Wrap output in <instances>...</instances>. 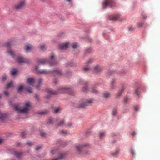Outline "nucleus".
<instances>
[{
	"label": "nucleus",
	"mask_w": 160,
	"mask_h": 160,
	"mask_svg": "<svg viewBox=\"0 0 160 160\" xmlns=\"http://www.w3.org/2000/svg\"><path fill=\"white\" fill-rule=\"evenodd\" d=\"M104 8L107 6L112 7L115 6V3L113 0H104L103 3Z\"/></svg>",
	"instance_id": "obj_6"
},
{
	"label": "nucleus",
	"mask_w": 160,
	"mask_h": 160,
	"mask_svg": "<svg viewBox=\"0 0 160 160\" xmlns=\"http://www.w3.org/2000/svg\"><path fill=\"white\" fill-rule=\"evenodd\" d=\"M53 73L54 74L57 75H60L61 74V71L58 69H56L54 70Z\"/></svg>",
	"instance_id": "obj_21"
},
{
	"label": "nucleus",
	"mask_w": 160,
	"mask_h": 160,
	"mask_svg": "<svg viewBox=\"0 0 160 160\" xmlns=\"http://www.w3.org/2000/svg\"><path fill=\"white\" fill-rule=\"evenodd\" d=\"M68 88L63 87H60L57 91L53 90L49 88H47L46 91L48 93L54 95L58 94L59 93H63L67 92L68 90Z\"/></svg>",
	"instance_id": "obj_2"
},
{
	"label": "nucleus",
	"mask_w": 160,
	"mask_h": 160,
	"mask_svg": "<svg viewBox=\"0 0 160 160\" xmlns=\"http://www.w3.org/2000/svg\"><path fill=\"white\" fill-rule=\"evenodd\" d=\"M136 133L134 131L132 133H131V134L132 136H134L136 135Z\"/></svg>",
	"instance_id": "obj_56"
},
{
	"label": "nucleus",
	"mask_w": 160,
	"mask_h": 160,
	"mask_svg": "<svg viewBox=\"0 0 160 160\" xmlns=\"http://www.w3.org/2000/svg\"><path fill=\"white\" fill-rule=\"evenodd\" d=\"M33 48V46L30 44H27L25 46V50L26 52L30 51Z\"/></svg>",
	"instance_id": "obj_13"
},
{
	"label": "nucleus",
	"mask_w": 160,
	"mask_h": 160,
	"mask_svg": "<svg viewBox=\"0 0 160 160\" xmlns=\"http://www.w3.org/2000/svg\"><path fill=\"white\" fill-rule=\"evenodd\" d=\"M59 133L61 134L65 135L68 133V132L66 131L62 130L59 132Z\"/></svg>",
	"instance_id": "obj_32"
},
{
	"label": "nucleus",
	"mask_w": 160,
	"mask_h": 160,
	"mask_svg": "<svg viewBox=\"0 0 160 160\" xmlns=\"http://www.w3.org/2000/svg\"><path fill=\"white\" fill-rule=\"evenodd\" d=\"M110 88L111 89H113L115 88V86L113 84H110Z\"/></svg>",
	"instance_id": "obj_47"
},
{
	"label": "nucleus",
	"mask_w": 160,
	"mask_h": 160,
	"mask_svg": "<svg viewBox=\"0 0 160 160\" xmlns=\"http://www.w3.org/2000/svg\"><path fill=\"white\" fill-rule=\"evenodd\" d=\"M135 93L138 96L139 95L140 92L139 90V88H137L135 90Z\"/></svg>",
	"instance_id": "obj_37"
},
{
	"label": "nucleus",
	"mask_w": 160,
	"mask_h": 160,
	"mask_svg": "<svg viewBox=\"0 0 160 160\" xmlns=\"http://www.w3.org/2000/svg\"><path fill=\"white\" fill-rule=\"evenodd\" d=\"M88 154V153L87 152H86V153L85 154Z\"/></svg>",
	"instance_id": "obj_64"
},
{
	"label": "nucleus",
	"mask_w": 160,
	"mask_h": 160,
	"mask_svg": "<svg viewBox=\"0 0 160 160\" xmlns=\"http://www.w3.org/2000/svg\"><path fill=\"white\" fill-rule=\"evenodd\" d=\"M90 91L93 93H96L97 91L95 88H92L90 89Z\"/></svg>",
	"instance_id": "obj_33"
},
{
	"label": "nucleus",
	"mask_w": 160,
	"mask_h": 160,
	"mask_svg": "<svg viewBox=\"0 0 160 160\" xmlns=\"http://www.w3.org/2000/svg\"><path fill=\"white\" fill-rule=\"evenodd\" d=\"M102 71V69L98 66L97 65L94 67V71L97 73H99Z\"/></svg>",
	"instance_id": "obj_15"
},
{
	"label": "nucleus",
	"mask_w": 160,
	"mask_h": 160,
	"mask_svg": "<svg viewBox=\"0 0 160 160\" xmlns=\"http://www.w3.org/2000/svg\"><path fill=\"white\" fill-rule=\"evenodd\" d=\"M2 141V140L0 138V143Z\"/></svg>",
	"instance_id": "obj_59"
},
{
	"label": "nucleus",
	"mask_w": 160,
	"mask_h": 160,
	"mask_svg": "<svg viewBox=\"0 0 160 160\" xmlns=\"http://www.w3.org/2000/svg\"><path fill=\"white\" fill-rule=\"evenodd\" d=\"M42 147L40 146H38L36 147V149L37 150H38L41 148Z\"/></svg>",
	"instance_id": "obj_52"
},
{
	"label": "nucleus",
	"mask_w": 160,
	"mask_h": 160,
	"mask_svg": "<svg viewBox=\"0 0 160 160\" xmlns=\"http://www.w3.org/2000/svg\"><path fill=\"white\" fill-rule=\"evenodd\" d=\"M131 153L132 155H134V151L132 149V148H131Z\"/></svg>",
	"instance_id": "obj_53"
},
{
	"label": "nucleus",
	"mask_w": 160,
	"mask_h": 160,
	"mask_svg": "<svg viewBox=\"0 0 160 160\" xmlns=\"http://www.w3.org/2000/svg\"><path fill=\"white\" fill-rule=\"evenodd\" d=\"M30 104L29 102H26L25 103V106L23 108L20 106L18 104L14 105V109L16 111L18 112L23 113H28L29 110V108L30 107Z\"/></svg>",
	"instance_id": "obj_1"
},
{
	"label": "nucleus",
	"mask_w": 160,
	"mask_h": 160,
	"mask_svg": "<svg viewBox=\"0 0 160 160\" xmlns=\"http://www.w3.org/2000/svg\"><path fill=\"white\" fill-rule=\"evenodd\" d=\"M22 153L20 152H18L16 151L15 152L14 155L18 158H20L22 156Z\"/></svg>",
	"instance_id": "obj_20"
},
{
	"label": "nucleus",
	"mask_w": 160,
	"mask_h": 160,
	"mask_svg": "<svg viewBox=\"0 0 160 160\" xmlns=\"http://www.w3.org/2000/svg\"><path fill=\"white\" fill-rule=\"evenodd\" d=\"M67 1H70V0H66Z\"/></svg>",
	"instance_id": "obj_61"
},
{
	"label": "nucleus",
	"mask_w": 160,
	"mask_h": 160,
	"mask_svg": "<svg viewBox=\"0 0 160 160\" xmlns=\"http://www.w3.org/2000/svg\"><path fill=\"white\" fill-rule=\"evenodd\" d=\"M144 22H140L139 23H138L137 25L139 28H140L142 27L144 25Z\"/></svg>",
	"instance_id": "obj_31"
},
{
	"label": "nucleus",
	"mask_w": 160,
	"mask_h": 160,
	"mask_svg": "<svg viewBox=\"0 0 160 160\" xmlns=\"http://www.w3.org/2000/svg\"><path fill=\"white\" fill-rule=\"evenodd\" d=\"M4 93L6 96H8L9 95V93L8 92L5 91Z\"/></svg>",
	"instance_id": "obj_54"
},
{
	"label": "nucleus",
	"mask_w": 160,
	"mask_h": 160,
	"mask_svg": "<svg viewBox=\"0 0 160 160\" xmlns=\"http://www.w3.org/2000/svg\"><path fill=\"white\" fill-rule=\"evenodd\" d=\"M23 87H24V86L23 85H20V86H19L18 88V91H22V89H23Z\"/></svg>",
	"instance_id": "obj_35"
},
{
	"label": "nucleus",
	"mask_w": 160,
	"mask_h": 160,
	"mask_svg": "<svg viewBox=\"0 0 160 160\" xmlns=\"http://www.w3.org/2000/svg\"><path fill=\"white\" fill-rule=\"evenodd\" d=\"M61 109L59 108H57L55 109L54 110V112L55 113H57L58 112L60 111Z\"/></svg>",
	"instance_id": "obj_42"
},
{
	"label": "nucleus",
	"mask_w": 160,
	"mask_h": 160,
	"mask_svg": "<svg viewBox=\"0 0 160 160\" xmlns=\"http://www.w3.org/2000/svg\"><path fill=\"white\" fill-rule=\"evenodd\" d=\"M91 50L90 49H89L88 50H87L86 51V53L90 52Z\"/></svg>",
	"instance_id": "obj_57"
},
{
	"label": "nucleus",
	"mask_w": 160,
	"mask_h": 160,
	"mask_svg": "<svg viewBox=\"0 0 160 160\" xmlns=\"http://www.w3.org/2000/svg\"><path fill=\"white\" fill-rule=\"evenodd\" d=\"M42 80L41 79H39L38 82L36 83V85H35L37 89H39V85L42 82ZM27 83L29 84L34 86V84L35 82V79L33 78H29L27 79Z\"/></svg>",
	"instance_id": "obj_3"
},
{
	"label": "nucleus",
	"mask_w": 160,
	"mask_h": 160,
	"mask_svg": "<svg viewBox=\"0 0 160 160\" xmlns=\"http://www.w3.org/2000/svg\"><path fill=\"white\" fill-rule=\"evenodd\" d=\"M26 90L27 92H32V88L30 87H29L26 89Z\"/></svg>",
	"instance_id": "obj_44"
},
{
	"label": "nucleus",
	"mask_w": 160,
	"mask_h": 160,
	"mask_svg": "<svg viewBox=\"0 0 160 160\" xmlns=\"http://www.w3.org/2000/svg\"><path fill=\"white\" fill-rule=\"evenodd\" d=\"M26 4L25 0H21L19 2L14 6L15 9L18 10L22 9Z\"/></svg>",
	"instance_id": "obj_5"
},
{
	"label": "nucleus",
	"mask_w": 160,
	"mask_h": 160,
	"mask_svg": "<svg viewBox=\"0 0 160 160\" xmlns=\"http://www.w3.org/2000/svg\"><path fill=\"white\" fill-rule=\"evenodd\" d=\"M1 95L0 94V98H1Z\"/></svg>",
	"instance_id": "obj_63"
},
{
	"label": "nucleus",
	"mask_w": 160,
	"mask_h": 160,
	"mask_svg": "<svg viewBox=\"0 0 160 160\" xmlns=\"http://www.w3.org/2000/svg\"><path fill=\"white\" fill-rule=\"evenodd\" d=\"M13 84V82L11 81L10 82L8 83L6 86V88H7L10 87H11Z\"/></svg>",
	"instance_id": "obj_30"
},
{
	"label": "nucleus",
	"mask_w": 160,
	"mask_h": 160,
	"mask_svg": "<svg viewBox=\"0 0 160 160\" xmlns=\"http://www.w3.org/2000/svg\"><path fill=\"white\" fill-rule=\"evenodd\" d=\"M98 136L100 138H101L104 136L105 132L102 131L100 132L99 133Z\"/></svg>",
	"instance_id": "obj_27"
},
{
	"label": "nucleus",
	"mask_w": 160,
	"mask_h": 160,
	"mask_svg": "<svg viewBox=\"0 0 160 160\" xmlns=\"http://www.w3.org/2000/svg\"><path fill=\"white\" fill-rule=\"evenodd\" d=\"M38 68V66H36L35 67V69H36V70H37Z\"/></svg>",
	"instance_id": "obj_58"
},
{
	"label": "nucleus",
	"mask_w": 160,
	"mask_h": 160,
	"mask_svg": "<svg viewBox=\"0 0 160 160\" xmlns=\"http://www.w3.org/2000/svg\"><path fill=\"white\" fill-rule=\"evenodd\" d=\"M27 144L29 146H31L32 145V143L31 142H27Z\"/></svg>",
	"instance_id": "obj_50"
},
{
	"label": "nucleus",
	"mask_w": 160,
	"mask_h": 160,
	"mask_svg": "<svg viewBox=\"0 0 160 160\" xmlns=\"http://www.w3.org/2000/svg\"><path fill=\"white\" fill-rule=\"evenodd\" d=\"M92 59H90L88 61H87L86 62V65L83 67V70L85 72H88L89 71L90 69L89 67V64L91 63L92 62Z\"/></svg>",
	"instance_id": "obj_9"
},
{
	"label": "nucleus",
	"mask_w": 160,
	"mask_h": 160,
	"mask_svg": "<svg viewBox=\"0 0 160 160\" xmlns=\"http://www.w3.org/2000/svg\"><path fill=\"white\" fill-rule=\"evenodd\" d=\"M54 54L52 53L51 56H50V59L51 61L49 62L50 65H54L57 63V62L54 59Z\"/></svg>",
	"instance_id": "obj_12"
},
{
	"label": "nucleus",
	"mask_w": 160,
	"mask_h": 160,
	"mask_svg": "<svg viewBox=\"0 0 160 160\" xmlns=\"http://www.w3.org/2000/svg\"><path fill=\"white\" fill-rule=\"evenodd\" d=\"M7 79V76L6 75H4L2 77V80L3 81H5Z\"/></svg>",
	"instance_id": "obj_51"
},
{
	"label": "nucleus",
	"mask_w": 160,
	"mask_h": 160,
	"mask_svg": "<svg viewBox=\"0 0 160 160\" xmlns=\"http://www.w3.org/2000/svg\"><path fill=\"white\" fill-rule=\"evenodd\" d=\"M78 44L77 43H73L72 44V47L73 48H76L78 47Z\"/></svg>",
	"instance_id": "obj_34"
},
{
	"label": "nucleus",
	"mask_w": 160,
	"mask_h": 160,
	"mask_svg": "<svg viewBox=\"0 0 160 160\" xmlns=\"http://www.w3.org/2000/svg\"><path fill=\"white\" fill-rule=\"evenodd\" d=\"M112 143H115V142H114L113 141L112 142Z\"/></svg>",
	"instance_id": "obj_62"
},
{
	"label": "nucleus",
	"mask_w": 160,
	"mask_h": 160,
	"mask_svg": "<svg viewBox=\"0 0 160 160\" xmlns=\"http://www.w3.org/2000/svg\"><path fill=\"white\" fill-rule=\"evenodd\" d=\"M7 116V114L0 112V119L1 120H3Z\"/></svg>",
	"instance_id": "obj_19"
},
{
	"label": "nucleus",
	"mask_w": 160,
	"mask_h": 160,
	"mask_svg": "<svg viewBox=\"0 0 160 160\" xmlns=\"http://www.w3.org/2000/svg\"><path fill=\"white\" fill-rule=\"evenodd\" d=\"M54 123L53 120L51 118L49 119L47 122L48 124H52Z\"/></svg>",
	"instance_id": "obj_28"
},
{
	"label": "nucleus",
	"mask_w": 160,
	"mask_h": 160,
	"mask_svg": "<svg viewBox=\"0 0 160 160\" xmlns=\"http://www.w3.org/2000/svg\"><path fill=\"white\" fill-rule=\"evenodd\" d=\"M72 124L71 122H69L66 125V127H70L72 126Z\"/></svg>",
	"instance_id": "obj_46"
},
{
	"label": "nucleus",
	"mask_w": 160,
	"mask_h": 160,
	"mask_svg": "<svg viewBox=\"0 0 160 160\" xmlns=\"http://www.w3.org/2000/svg\"><path fill=\"white\" fill-rule=\"evenodd\" d=\"M18 71L16 69H14L11 71V74L13 76H15L17 73Z\"/></svg>",
	"instance_id": "obj_25"
},
{
	"label": "nucleus",
	"mask_w": 160,
	"mask_h": 160,
	"mask_svg": "<svg viewBox=\"0 0 160 160\" xmlns=\"http://www.w3.org/2000/svg\"><path fill=\"white\" fill-rule=\"evenodd\" d=\"M134 29V28L132 26H130L128 27V30L129 31H132Z\"/></svg>",
	"instance_id": "obj_45"
},
{
	"label": "nucleus",
	"mask_w": 160,
	"mask_h": 160,
	"mask_svg": "<svg viewBox=\"0 0 160 160\" xmlns=\"http://www.w3.org/2000/svg\"><path fill=\"white\" fill-rule=\"evenodd\" d=\"M88 144H76L75 145V147L76 149L77 153L78 154H81L82 153V150L86 146H88Z\"/></svg>",
	"instance_id": "obj_4"
},
{
	"label": "nucleus",
	"mask_w": 160,
	"mask_h": 160,
	"mask_svg": "<svg viewBox=\"0 0 160 160\" xmlns=\"http://www.w3.org/2000/svg\"><path fill=\"white\" fill-rule=\"evenodd\" d=\"M39 64H44L48 63V61L45 59H42L41 60H38V62Z\"/></svg>",
	"instance_id": "obj_17"
},
{
	"label": "nucleus",
	"mask_w": 160,
	"mask_h": 160,
	"mask_svg": "<svg viewBox=\"0 0 160 160\" xmlns=\"http://www.w3.org/2000/svg\"><path fill=\"white\" fill-rule=\"evenodd\" d=\"M13 44V41H10L7 42L5 44V46H6L7 48H9L10 46Z\"/></svg>",
	"instance_id": "obj_18"
},
{
	"label": "nucleus",
	"mask_w": 160,
	"mask_h": 160,
	"mask_svg": "<svg viewBox=\"0 0 160 160\" xmlns=\"http://www.w3.org/2000/svg\"><path fill=\"white\" fill-rule=\"evenodd\" d=\"M54 83L56 84L57 83V82L56 81H55L54 82Z\"/></svg>",
	"instance_id": "obj_60"
},
{
	"label": "nucleus",
	"mask_w": 160,
	"mask_h": 160,
	"mask_svg": "<svg viewBox=\"0 0 160 160\" xmlns=\"http://www.w3.org/2000/svg\"><path fill=\"white\" fill-rule=\"evenodd\" d=\"M27 134V132H21V136L22 138H24L25 137V135Z\"/></svg>",
	"instance_id": "obj_43"
},
{
	"label": "nucleus",
	"mask_w": 160,
	"mask_h": 160,
	"mask_svg": "<svg viewBox=\"0 0 160 160\" xmlns=\"http://www.w3.org/2000/svg\"><path fill=\"white\" fill-rule=\"evenodd\" d=\"M47 112L46 110H44L42 111H41L38 112V113L39 114H44L45 113H46Z\"/></svg>",
	"instance_id": "obj_36"
},
{
	"label": "nucleus",
	"mask_w": 160,
	"mask_h": 160,
	"mask_svg": "<svg viewBox=\"0 0 160 160\" xmlns=\"http://www.w3.org/2000/svg\"><path fill=\"white\" fill-rule=\"evenodd\" d=\"M111 96L110 93L108 92H106L103 93V97L105 98H108Z\"/></svg>",
	"instance_id": "obj_23"
},
{
	"label": "nucleus",
	"mask_w": 160,
	"mask_h": 160,
	"mask_svg": "<svg viewBox=\"0 0 160 160\" xmlns=\"http://www.w3.org/2000/svg\"><path fill=\"white\" fill-rule=\"evenodd\" d=\"M115 82V80L114 79H112L110 82V84H114Z\"/></svg>",
	"instance_id": "obj_48"
},
{
	"label": "nucleus",
	"mask_w": 160,
	"mask_h": 160,
	"mask_svg": "<svg viewBox=\"0 0 160 160\" xmlns=\"http://www.w3.org/2000/svg\"><path fill=\"white\" fill-rule=\"evenodd\" d=\"M93 102V100L92 99L87 100L81 103L79 107L80 108H84L86 106L90 105Z\"/></svg>",
	"instance_id": "obj_7"
},
{
	"label": "nucleus",
	"mask_w": 160,
	"mask_h": 160,
	"mask_svg": "<svg viewBox=\"0 0 160 160\" xmlns=\"http://www.w3.org/2000/svg\"><path fill=\"white\" fill-rule=\"evenodd\" d=\"M119 150L117 149L114 152L112 153V155L114 157H116L119 154Z\"/></svg>",
	"instance_id": "obj_24"
},
{
	"label": "nucleus",
	"mask_w": 160,
	"mask_h": 160,
	"mask_svg": "<svg viewBox=\"0 0 160 160\" xmlns=\"http://www.w3.org/2000/svg\"><path fill=\"white\" fill-rule=\"evenodd\" d=\"M68 42L62 43L59 45V48L62 50L66 49L68 48Z\"/></svg>",
	"instance_id": "obj_11"
},
{
	"label": "nucleus",
	"mask_w": 160,
	"mask_h": 160,
	"mask_svg": "<svg viewBox=\"0 0 160 160\" xmlns=\"http://www.w3.org/2000/svg\"><path fill=\"white\" fill-rule=\"evenodd\" d=\"M7 52L12 57L13 56L14 52L10 49H8Z\"/></svg>",
	"instance_id": "obj_26"
},
{
	"label": "nucleus",
	"mask_w": 160,
	"mask_h": 160,
	"mask_svg": "<svg viewBox=\"0 0 160 160\" xmlns=\"http://www.w3.org/2000/svg\"><path fill=\"white\" fill-rule=\"evenodd\" d=\"M41 74H46L47 73V71L45 70H43L40 71H38Z\"/></svg>",
	"instance_id": "obj_41"
},
{
	"label": "nucleus",
	"mask_w": 160,
	"mask_h": 160,
	"mask_svg": "<svg viewBox=\"0 0 160 160\" xmlns=\"http://www.w3.org/2000/svg\"><path fill=\"white\" fill-rule=\"evenodd\" d=\"M134 108L136 111H138V107L137 106H134Z\"/></svg>",
	"instance_id": "obj_55"
},
{
	"label": "nucleus",
	"mask_w": 160,
	"mask_h": 160,
	"mask_svg": "<svg viewBox=\"0 0 160 160\" xmlns=\"http://www.w3.org/2000/svg\"><path fill=\"white\" fill-rule=\"evenodd\" d=\"M117 109L116 108H114L112 112V114L113 115H116Z\"/></svg>",
	"instance_id": "obj_29"
},
{
	"label": "nucleus",
	"mask_w": 160,
	"mask_h": 160,
	"mask_svg": "<svg viewBox=\"0 0 160 160\" xmlns=\"http://www.w3.org/2000/svg\"><path fill=\"white\" fill-rule=\"evenodd\" d=\"M120 17V15L119 14L113 15L109 16L108 17L109 19L112 20H115L117 19Z\"/></svg>",
	"instance_id": "obj_14"
},
{
	"label": "nucleus",
	"mask_w": 160,
	"mask_h": 160,
	"mask_svg": "<svg viewBox=\"0 0 160 160\" xmlns=\"http://www.w3.org/2000/svg\"><path fill=\"white\" fill-rule=\"evenodd\" d=\"M80 85L82 84L84 86L83 87L82 91L83 92H87L88 91L87 82L86 81H81L79 82Z\"/></svg>",
	"instance_id": "obj_10"
},
{
	"label": "nucleus",
	"mask_w": 160,
	"mask_h": 160,
	"mask_svg": "<svg viewBox=\"0 0 160 160\" xmlns=\"http://www.w3.org/2000/svg\"><path fill=\"white\" fill-rule=\"evenodd\" d=\"M124 89V88L122 87L119 90L118 92L116 95V97L117 98H119L120 96L121 95Z\"/></svg>",
	"instance_id": "obj_16"
},
{
	"label": "nucleus",
	"mask_w": 160,
	"mask_h": 160,
	"mask_svg": "<svg viewBox=\"0 0 160 160\" xmlns=\"http://www.w3.org/2000/svg\"><path fill=\"white\" fill-rule=\"evenodd\" d=\"M58 151L56 149H53L51 151V152L52 154H53L56 153Z\"/></svg>",
	"instance_id": "obj_39"
},
{
	"label": "nucleus",
	"mask_w": 160,
	"mask_h": 160,
	"mask_svg": "<svg viewBox=\"0 0 160 160\" xmlns=\"http://www.w3.org/2000/svg\"><path fill=\"white\" fill-rule=\"evenodd\" d=\"M40 134L41 135L42 137L44 136L46 134L45 133L43 132H41Z\"/></svg>",
	"instance_id": "obj_49"
},
{
	"label": "nucleus",
	"mask_w": 160,
	"mask_h": 160,
	"mask_svg": "<svg viewBox=\"0 0 160 160\" xmlns=\"http://www.w3.org/2000/svg\"><path fill=\"white\" fill-rule=\"evenodd\" d=\"M16 60L18 63H29L30 62V61L29 60L24 58L22 56L18 57Z\"/></svg>",
	"instance_id": "obj_8"
},
{
	"label": "nucleus",
	"mask_w": 160,
	"mask_h": 160,
	"mask_svg": "<svg viewBox=\"0 0 160 160\" xmlns=\"http://www.w3.org/2000/svg\"><path fill=\"white\" fill-rule=\"evenodd\" d=\"M39 48L42 50H44L45 48V46L44 45H41L39 47Z\"/></svg>",
	"instance_id": "obj_40"
},
{
	"label": "nucleus",
	"mask_w": 160,
	"mask_h": 160,
	"mask_svg": "<svg viewBox=\"0 0 160 160\" xmlns=\"http://www.w3.org/2000/svg\"><path fill=\"white\" fill-rule=\"evenodd\" d=\"M65 125V122L64 120H60L58 124V126H62Z\"/></svg>",
	"instance_id": "obj_22"
},
{
	"label": "nucleus",
	"mask_w": 160,
	"mask_h": 160,
	"mask_svg": "<svg viewBox=\"0 0 160 160\" xmlns=\"http://www.w3.org/2000/svg\"><path fill=\"white\" fill-rule=\"evenodd\" d=\"M129 101V99L128 97H125L124 98V104H126L127 102H128Z\"/></svg>",
	"instance_id": "obj_38"
}]
</instances>
